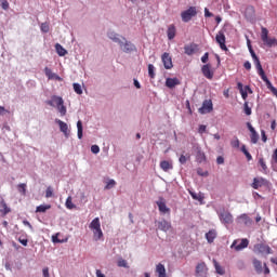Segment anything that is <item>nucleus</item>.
Masks as SVG:
<instances>
[{"label": "nucleus", "instance_id": "1", "mask_svg": "<svg viewBox=\"0 0 277 277\" xmlns=\"http://www.w3.org/2000/svg\"><path fill=\"white\" fill-rule=\"evenodd\" d=\"M89 228L93 230V239L95 241H101V239H103V229H101V219H93L89 225Z\"/></svg>", "mask_w": 277, "mask_h": 277}, {"label": "nucleus", "instance_id": "2", "mask_svg": "<svg viewBox=\"0 0 277 277\" xmlns=\"http://www.w3.org/2000/svg\"><path fill=\"white\" fill-rule=\"evenodd\" d=\"M269 30L267 28L262 27L261 32V40L262 42L268 47V49H272V47H277V39L276 38H269Z\"/></svg>", "mask_w": 277, "mask_h": 277}, {"label": "nucleus", "instance_id": "3", "mask_svg": "<svg viewBox=\"0 0 277 277\" xmlns=\"http://www.w3.org/2000/svg\"><path fill=\"white\" fill-rule=\"evenodd\" d=\"M194 16H198V11L196 10V6H190L181 13V18L183 23H189V21H192Z\"/></svg>", "mask_w": 277, "mask_h": 277}, {"label": "nucleus", "instance_id": "4", "mask_svg": "<svg viewBox=\"0 0 277 277\" xmlns=\"http://www.w3.org/2000/svg\"><path fill=\"white\" fill-rule=\"evenodd\" d=\"M119 47L123 53H133V51H137V48L133 42L127 40V38H122L121 43H119Z\"/></svg>", "mask_w": 277, "mask_h": 277}, {"label": "nucleus", "instance_id": "5", "mask_svg": "<svg viewBox=\"0 0 277 277\" xmlns=\"http://www.w3.org/2000/svg\"><path fill=\"white\" fill-rule=\"evenodd\" d=\"M253 251L258 252V254H274L272 248L265 243H256L253 247Z\"/></svg>", "mask_w": 277, "mask_h": 277}, {"label": "nucleus", "instance_id": "6", "mask_svg": "<svg viewBox=\"0 0 277 277\" xmlns=\"http://www.w3.org/2000/svg\"><path fill=\"white\" fill-rule=\"evenodd\" d=\"M237 242H238L237 240H234L230 246V248L236 250V252H241V250H246V248L250 246V240H248L247 238H242L239 245H237Z\"/></svg>", "mask_w": 277, "mask_h": 277}, {"label": "nucleus", "instance_id": "7", "mask_svg": "<svg viewBox=\"0 0 277 277\" xmlns=\"http://www.w3.org/2000/svg\"><path fill=\"white\" fill-rule=\"evenodd\" d=\"M215 41L217 44H220V49L222 51H228V48L226 47V36L224 35V30H220L216 34Z\"/></svg>", "mask_w": 277, "mask_h": 277}, {"label": "nucleus", "instance_id": "8", "mask_svg": "<svg viewBox=\"0 0 277 277\" xmlns=\"http://www.w3.org/2000/svg\"><path fill=\"white\" fill-rule=\"evenodd\" d=\"M193 148L196 155L197 163H203V161H207V155H205V151H202V147H200V145H194Z\"/></svg>", "mask_w": 277, "mask_h": 277}, {"label": "nucleus", "instance_id": "9", "mask_svg": "<svg viewBox=\"0 0 277 277\" xmlns=\"http://www.w3.org/2000/svg\"><path fill=\"white\" fill-rule=\"evenodd\" d=\"M219 217H220L222 224H225V226L228 224H233V222H234L233 214L225 210H223L219 213Z\"/></svg>", "mask_w": 277, "mask_h": 277}, {"label": "nucleus", "instance_id": "10", "mask_svg": "<svg viewBox=\"0 0 277 277\" xmlns=\"http://www.w3.org/2000/svg\"><path fill=\"white\" fill-rule=\"evenodd\" d=\"M196 277H207L209 273V268L205 262H200L196 266Z\"/></svg>", "mask_w": 277, "mask_h": 277}, {"label": "nucleus", "instance_id": "11", "mask_svg": "<svg viewBox=\"0 0 277 277\" xmlns=\"http://www.w3.org/2000/svg\"><path fill=\"white\" fill-rule=\"evenodd\" d=\"M155 224H156L158 230H162V233H168V230H170V228H172V223H170L169 221H166V219L156 221Z\"/></svg>", "mask_w": 277, "mask_h": 277}, {"label": "nucleus", "instance_id": "12", "mask_svg": "<svg viewBox=\"0 0 277 277\" xmlns=\"http://www.w3.org/2000/svg\"><path fill=\"white\" fill-rule=\"evenodd\" d=\"M213 111V102L211 100H206L202 106L199 108V114H211Z\"/></svg>", "mask_w": 277, "mask_h": 277}, {"label": "nucleus", "instance_id": "13", "mask_svg": "<svg viewBox=\"0 0 277 277\" xmlns=\"http://www.w3.org/2000/svg\"><path fill=\"white\" fill-rule=\"evenodd\" d=\"M250 55L253 60V63L255 65V68L258 70V75H263L265 70H263V66L261 65V61L259 60V56H256V53L253 51L250 52Z\"/></svg>", "mask_w": 277, "mask_h": 277}, {"label": "nucleus", "instance_id": "14", "mask_svg": "<svg viewBox=\"0 0 277 277\" xmlns=\"http://www.w3.org/2000/svg\"><path fill=\"white\" fill-rule=\"evenodd\" d=\"M107 38L109 40H111L113 42H115L116 44H121L122 38H124V37L120 36L116 31H108L107 32Z\"/></svg>", "mask_w": 277, "mask_h": 277}, {"label": "nucleus", "instance_id": "15", "mask_svg": "<svg viewBox=\"0 0 277 277\" xmlns=\"http://www.w3.org/2000/svg\"><path fill=\"white\" fill-rule=\"evenodd\" d=\"M201 72L203 75V77H206V79H213V70H211V65L210 64H206L201 67Z\"/></svg>", "mask_w": 277, "mask_h": 277}, {"label": "nucleus", "instance_id": "16", "mask_svg": "<svg viewBox=\"0 0 277 277\" xmlns=\"http://www.w3.org/2000/svg\"><path fill=\"white\" fill-rule=\"evenodd\" d=\"M196 51H198V44L196 43H189L184 45L185 55L192 56L194 55V53H196Z\"/></svg>", "mask_w": 277, "mask_h": 277}, {"label": "nucleus", "instance_id": "17", "mask_svg": "<svg viewBox=\"0 0 277 277\" xmlns=\"http://www.w3.org/2000/svg\"><path fill=\"white\" fill-rule=\"evenodd\" d=\"M162 63L167 70H170L172 68V57H170V54L164 52L162 54Z\"/></svg>", "mask_w": 277, "mask_h": 277}, {"label": "nucleus", "instance_id": "18", "mask_svg": "<svg viewBox=\"0 0 277 277\" xmlns=\"http://www.w3.org/2000/svg\"><path fill=\"white\" fill-rule=\"evenodd\" d=\"M55 122L58 124L60 131L64 133L65 137H68V135H70L68 132V123L62 121L61 119H55Z\"/></svg>", "mask_w": 277, "mask_h": 277}, {"label": "nucleus", "instance_id": "19", "mask_svg": "<svg viewBox=\"0 0 277 277\" xmlns=\"http://www.w3.org/2000/svg\"><path fill=\"white\" fill-rule=\"evenodd\" d=\"M176 85H181V80L179 78H167L166 79V87L170 90L176 88Z\"/></svg>", "mask_w": 277, "mask_h": 277}, {"label": "nucleus", "instance_id": "20", "mask_svg": "<svg viewBox=\"0 0 277 277\" xmlns=\"http://www.w3.org/2000/svg\"><path fill=\"white\" fill-rule=\"evenodd\" d=\"M267 180L263 177H254L253 183L251 184V187L253 189H259V187H263V185H266Z\"/></svg>", "mask_w": 277, "mask_h": 277}, {"label": "nucleus", "instance_id": "21", "mask_svg": "<svg viewBox=\"0 0 277 277\" xmlns=\"http://www.w3.org/2000/svg\"><path fill=\"white\" fill-rule=\"evenodd\" d=\"M156 205L160 211V213H170V208H168V206L166 205V201H163V199H160L158 201H156Z\"/></svg>", "mask_w": 277, "mask_h": 277}, {"label": "nucleus", "instance_id": "22", "mask_svg": "<svg viewBox=\"0 0 277 277\" xmlns=\"http://www.w3.org/2000/svg\"><path fill=\"white\" fill-rule=\"evenodd\" d=\"M44 72H45V77H48V79L53 80L55 79L56 81H61L62 78L60 76H57L55 72H53V70H51V68L45 67L44 68Z\"/></svg>", "mask_w": 277, "mask_h": 277}, {"label": "nucleus", "instance_id": "23", "mask_svg": "<svg viewBox=\"0 0 277 277\" xmlns=\"http://www.w3.org/2000/svg\"><path fill=\"white\" fill-rule=\"evenodd\" d=\"M239 224H245V226H250L252 224V219L248 216V214L243 213L240 216H238Z\"/></svg>", "mask_w": 277, "mask_h": 277}, {"label": "nucleus", "instance_id": "24", "mask_svg": "<svg viewBox=\"0 0 277 277\" xmlns=\"http://www.w3.org/2000/svg\"><path fill=\"white\" fill-rule=\"evenodd\" d=\"M216 237H217V232L215 229H210L208 233H206V239L208 243H213Z\"/></svg>", "mask_w": 277, "mask_h": 277}, {"label": "nucleus", "instance_id": "25", "mask_svg": "<svg viewBox=\"0 0 277 277\" xmlns=\"http://www.w3.org/2000/svg\"><path fill=\"white\" fill-rule=\"evenodd\" d=\"M60 101H64V98H62V96L53 95L51 100L47 101V105H50V107H57Z\"/></svg>", "mask_w": 277, "mask_h": 277}, {"label": "nucleus", "instance_id": "26", "mask_svg": "<svg viewBox=\"0 0 277 277\" xmlns=\"http://www.w3.org/2000/svg\"><path fill=\"white\" fill-rule=\"evenodd\" d=\"M254 14H255L254 6H252V5L247 6L246 12H245V16H246L247 21L254 19Z\"/></svg>", "mask_w": 277, "mask_h": 277}, {"label": "nucleus", "instance_id": "27", "mask_svg": "<svg viewBox=\"0 0 277 277\" xmlns=\"http://www.w3.org/2000/svg\"><path fill=\"white\" fill-rule=\"evenodd\" d=\"M55 51L60 57H64L65 55H68V51L64 49V47L60 43H56L55 45Z\"/></svg>", "mask_w": 277, "mask_h": 277}, {"label": "nucleus", "instance_id": "28", "mask_svg": "<svg viewBox=\"0 0 277 277\" xmlns=\"http://www.w3.org/2000/svg\"><path fill=\"white\" fill-rule=\"evenodd\" d=\"M167 36L169 40H174L176 37V27L174 25H170L167 30Z\"/></svg>", "mask_w": 277, "mask_h": 277}, {"label": "nucleus", "instance_id": "29", "mask_svg": "<svg viewBox=\"0 0 277 277\" xmlns=\"http://www.w3.org/2000/svg\"><path fill=\"white\" fill-rule=\"evenodd\" d=\"M253 267L256 274H263V262L261 260L253 259Z\"/></svg>", "mask_w": 277, "mask_h": 277}, {"label": "nucleus", "instance_id": "30", "mask_svg": "<svg viewBox=\"0 0 277 277\" xmlns=\"http://www.w3.org/2000/svg\"><path fill=\"white\" fill-rule=\"evenodd\" d=\"M193 200H198V202H202L205 200V195L202 193H196L194 190H188Z\"/></svg>", "mask_w": 277, "mask_h": 277}, {"label": "nucleus", "instance_id": "31", "mask_svg": "<svg viewBox=\"0 0 277 277\" xmlns=\"http://www.w3.org/2000/svg\"><path fill=\"white\" fill-rule=\"evenodd\" d=\"M156 274H158V277H168L166 274V266L161 263L156 266Z\"/></svg>", "mask_w": 277, "mask_h": 277}, {"label": "nucleus", "instance_id": "32", "mask_svg": "<svg viewBox=\"0 0 277 277\" xmlns=\"http://www.w3.org/2000/svg\"><path fill=\"white\" fill-rule=\"evenodd\" d=\"M58 105L56 106V109L58 110V114H61V116H66L67 114V109L66 106L64 105V100H58Z\"/></svg>", "mask_w": 277, "mask_h": 277}, {"label": "nucleus", "instance_id": "33", "mask_svg": "<svg viewBox=\"0 0 277 277\" xmlns=\"http://www.w3.org/2000/svg\"><path fill=\"white\" fill-rule=\"evenodd\" d=\"M214 263V269L216 272V274H219V276H224V274H226V271L224 269V267H222V265H220V263H217V261L213 260Z\"/></svg>", "mask_w": 277, "mask_h": 277}, {"label": "nucleus", "instance_id": "34", "mask_svg": "<svg viewBox=\"0 0 277 277\" xmlns=\"http://www.w3.org/2000/svg\"><path fill=\"white\" fill-rule=\"evenodd\" d=\"M160 168L163 172H169V170H172L174 167L168 160H163L160 162Z\"/></svg>", "mask_w": 277, "mask_h": 277}, {"label": "nucleus", "instance_id": "35", "mask_svg": "<svg viewBox=\"0 0 277 277\" xmlns=\"http://www.w3.org/2000/svg\"><path fill=\"white\" fill-rule=\"evenodd\" d=\"M77 130L78 140H83V122L81 120L77 121Z\"/></svg>", "mask_w": 277, "mask_h": 277}, {"label": "nucleus", "instance_id": "36", "mask_svg": "<svg viewBox=\"0 0 277 277\" xmlns=\"http://www.w3.org/2000/svg\"><path fill=\"white\" fill-rule=\"evenodd\" d=\"M239 92L242 96V100L246 101V98H248V92L249 94H252V89L250 88V85H246L245 89L240 90Z\"/></svg>", "mask_w": 277, "mask_h": 277}, {"label": "nucleus", "instance_id": "37", "mask_svg": "<svg viewBox=\"0 0 277 277\" xmlns=\"http://www.w3.org/2000/svg\"><path fill=\"white\" fill-rule=\"evenodd\" d=\"M51 209V205H40L36 208V213H47Z\"/></svg>", "mask_w": 277, "mask_h": 277}, {"label": "nucleus", "instance_id": "38", "mask_svg": "<svg viewBox=\"0 0 277 277\" xmlns=\"http://www.w3.org/2000/svg\"><path fill=\"white\" fill-rule=\"evenodd\" d=\"M1 207L2 209L0 210L1 213H3V215H8V213H10V211H12L9 207H8V203H5V200H1Z\"/></svg>", "mask_w": 277, "mask_h": 277}, {"label": "nucleus", "instance_id": "39", "mask_svg": "<svg viewBox=\"0 0 277 277\" xmlns=\"http://www.w3.org/2000/svg\"><path fill=\"white\" fill-rule=\"evenodd\" d=\"M17 192L22 194V196H25L27 194V184L22 183L17 185Z\"/></svg>", "mask_w": 277, "mask_h": 277}, {"label": "nucleus", "instance_id": "40", "mask_svg": "<svg viewBox=\"0 0 277 277\" xmlns=\"http://www.w3.org/2000/svg\"><path fill=\"white\" fill-rule=\"evenodd\" d=\"M240 150L247 157L248 161H252V155L250 154V151H248V148H246V145H242Z\"/></svg>", "mask_w": 277, "mask_h": 277}, {"label": "nucleus", "instance_id": "41", "mask_svg": "<svg viewBox=\"0 0 277 277\" xmlns=\"http://www.w3.org/2000/svg\"><path fill=\"white\" fill-rule=\"evenodd\" d=\"M72 88H74V91L76 92V94H79V95L83 94V89L81 88L80 83L75 82L72 84Z\"/></svg>", "mask_w": 277, "mask_h": 277}, {"label": "nucleus", "instance_id": "42", "mask_svg": "<svg viewBox=\"0 0 277 277\" xmlns=\"http://www.w3.org/2000/svg\"><path fill=\"white\" fill-rule=\"evenodd\" d=\"M114 187H116V181L109 180L106 182L104 189H114Z\"/></svg>", "mask_w": 277, "mask_h": 277}, {"label": "nucleus", "instance_id": "43", "mask_svg": "<svg viewBox=\"0 0 277 277\" xmlns=\"http://www.w3.org/2000/svg\"><path fill=\"white\" fill-rule=\"evenodd\" d=\"M40 29H41L42 34H49L51 28L49 26V23L45 22L40 25Z\"/></svg>", "mask_w": 277, "mask_h": 277}, {"label": "nucleus", "instance_id": "44", "mask_svg": "<svg viewBox=\"0 0 277 277\" xmlns=\"http://www.w3.org/2000/svg\"><path fill=\"white\" fill-rule=\"evenodd\" d=\"M117 265L118 267H124L126 269H129V263L124 259L118 260Z\"/></svg>", "mask_w": 277, "mask_h": 277}, {"label": "nucleus", "instance_id": "45", "mask_svg": "<svg viewBox=\"0 0 277 277\" xmlns=\"http://www.w3.org/2000/svg\"><path fill=\"white\" fill-rule=\"evenodd\" d=\"M148 75H149L150 79H155V65H153V64L148 65Z\"/></svg>", "mask_w": 277, "mask_h": 277}, {"label": "nucleus", "instance_id": "46", "mask_svg": "<svg viewBox=\"0 0 277 277\" xmlns=\"http://www.w3.org/2000/svg\"><path fill=\"white\" fill-rule=\"evenodd\" d=\"M251 144H256L259 142V133L255 132H251Z\"/></svg>", "mask_w": 277, "mask_h": 277}, {"label": "nucleus", "instance_id": "47", "mask_svg": "<svg viewBox=\"0 0 277 277\" xmlns=\"http://www.w3.org/2000/svg\"><path fill=\"white\" fill-rule=\"evenodd\" d=\"M65 207H66L67 209H75V203H72V198H71V197H68V198L66 199Z\"/></svg>", "mask_w": 277, "mask_h": 277}, {"label": "nucleus", "instance_id": "48", "mask_svg": "<svg viewBox=\"0 0 277 277\" xmlns=\"http://www.w3.org/2000/svg\"><path fill=\"white\" fill-rule=\"evenodd\" d=\"M243 109H245L246 116H252V108H250V106L248 105V102H245Z\"/></svg>", "mask_w": 277, "mask_h": 277}, {"label": "nucleus", "instance_id": "49", "mask_svg": "<svg viewBox=\"0 0 277 277\" xmlns=\"http://www.w3.org/2000/svg\"><path fill=\"white\" fill-rule=\"evenodd\" d=\"M45 198H53V187H51V186L47 187Z\"/></svg>", "mask_w": 277, "mask_h": 277}, {"label": "nucleus", "instance_id": "50", "mask_svg": "<svg viewBox=\"0 0 277 277\" xmlns=\"http://www.w3.org/2000/svg\"><path fill=\"white\" fill-rule=\"evenodd\" d=\"M259 164L261 166L263 172H266V171H267V164L265 163V159L260 158V159H259Z\"/></svg>", "mask_w": 277, "mask_h": 277}, {"label": "nucleus", "instance_id": "51", "mask_svg": "<svg viewBox=\"0 0 277 277\" xmlns=\"http://www.w3.org/2000/svg\"><path fill=\"white\" fill-rule=\"evenodd\" d=\"M187 159H189V156L181 155L179 161L182 166H185V163H187Z\"/></svg>", "mask_w": 277, "mask_h": 277}, {"label": "nucleus", "instance_id": "52", "mask_svg": "<svg viewBox=\"0 0 277 277\" xmlns=\"http://www.w3.org/2000/svg\"><path fill=\"white\" fill-rule=\"evenodd\" d=\"M91 153H93V155H98L101 153V147H98V145H92Z\"/></svg>", "mask_w": 277, "mask_h": 277}, {"label": "nucleus", "instance_id": "53", "mask_svg": "<svg viewBox=\"0 0 277 277\" xmlns=\"http://www.w3.org/2000/svg\"><path fill=\"white\" fill-rule=\"evenodd\" d=\"M197 174H198L199 176H209V172L203 171V170L200 169V168L197 169Z\"/></svg>", "mask_w": 277, "mask_h": 277}, {"label": "nucleus", "instance_id": "54", "mask_svg": "<svg viewBox=\"0 0 277 277\" xmlns=\"http://www.w3.org/2000/svg\"><path fill=\"white\" fill-rule=\"evenodd\" d=\"M2 10H10V2L8 0H3L1 3Z\"/></svg>", "mask_w": 277, "mask_h": 277}, {"label": "nucleus", "instance_id": "55", "mask_svg": "<svg viewBox=\"0 0 277 277\" xmlns=\"http://www.w3.org/2000/svg\"><path fill=\"white\" fill-rule=\"evenodd\" d=\"M202 64H207L209 62V52H206L201 57Z\"/></svg>", "mask_w": 277, "mask_h": 277}, {"label": "nucleus", "instance_id": "56", "mask_svg": "<svg viewBox=\"0 0 277 277\" xmlns=\"http://www.w3.org/2000/svg\"><path fill=\"white\" fill-rule=\"evenodd\" d=\"M198 133H200V135H202V133H207V126H199Z\"/></svg>", "mask_w": 277, "mask_h": 277}, {"label": "nucleus", "instance_id": "57", "mask_svg": "<svg viewBox=\"0 0 277 277\" xmlns=\"http://www.w3.org/2000/svg\"><path fill=\"white\" fill-rule=\"evenodd\" d=\"M243 68H246V70H251L252 69V64L249 61H246L243 64Z\"/></svg>", "mask_w": 277, "mask_h": 277}, {"label": "nucleus", "instance_id": "58", "mask_svg": "<svg viewBox=\"0 0 277 277\" xmlns=\"http://www.w3.org/2000/svg\"><path fill=\"white\" fill-rule=\"evenodd\" d=\"M239 138H236V140H234V141H232V146H233V148H239Z\"/></svg>", "mask_w": 277, "mask_h": 277}, {"label": "nucleus", "instance_id": "59", "mask_svg": "<svg viewBox=\"0 0 277 277\" xmlns=\"http://www.w3.org/2000/svg\"><path fill=\"white\" fill-rule=\"evenodd\" d=\"M19 243H22V246L27 247V243H29V240H27V238H18Z\"/></svg>", "mask_w": 277, "mask_h": 277}, {"label": "nucleus", "instance_id": "60", "mask_svg": "<svg viewBox=\"0 0 277 277\" xmlns=\"http://www.w3.org/2000/svg\"><path fill=\"white\" fill-rule=\"evenodd\" d=\"M43 277H51V274L49 273V267H44L42 269Z\"/></svg>", "mask_w": 277, "mask_h": 277}, {"label": "nucleus", "instance_id": "61", "mask_svg": "<svg viewBox=\"0 0 277 277\" xmlns=\"http://www.w3.org/2000/svg\"><path fill=\"white\" fill-rule=\"evenodd\" d=\"M23 224H24V226H28V228L30 230H34V226L31 225V223H29V221L25 220V221H23Z\"/></svg>", "mask_w": 277, "mask_h": 277}, {"label": "nucleus", "instance_id": "62", "mask_svg": "<svg viewBox=\"0 0 277 277\" xmlns=\"http://www.w3.org/2000/svg\"><path fill=\"white\" fill-rule=\"evenodd\" d=\"M205 16H206V18H211V16H213V13H211L210 11H209V9H205Z\"/></svg>", "mask_w": 277, "mask_h": 277}, {"label": "nucleus", "instance_id": "63", "mask_svg": "<svg viewBox=\"0 0 277 277\" xmlns=\"http://www.w3.org/2000/svg\"><path fill=\"white\" fill-rule=\"evenodd\" d=\"M216 163H217L219 166L224 164V157L219 156V157L216 158Z\"/></svg>", "mask_w": 277, "mask_h": 277}, {"label": "nucleus", "instance_id": "64", "mask_svg": "<svg viewBox=\"0 0 277 277\" xmlns=\"http://www.w3.org/2000/svg\"><path fill=\"white\" fill-rule=\"evenodd\" d=\"M261 135H262V142H267V135L265 134V130L261 131Z\"/></svg>", "mask_w": 277, "mask_h": 277}]
</instances>
